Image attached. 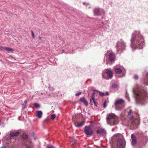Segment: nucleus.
I'll use <instances>...</instances> for the list:
<instances>
[{"instance_id":"obj_5","label":"nucleus","mask_w":148,"mask_h":148,"mask_svg":"<svg viewBox=\"0 0 148 148\" xmlns=\"http://www.w3.org/2000/svg\"><path fill=\"white\" fill-rule=\"evenodd\" d=\"M138 117L136 119L133 120L131 123V125L133 127V129H135L138 127L140 121V117L138 114H137Z\"/></svg>"},{"instance_id":"obj_10","label":"nucleus","mask_w":148,"mask_h":148,"mask_svg":"<svg viewBox=\"0 0 148 148\" xmlns=\"http://www.w3.org/2000/svg\"><path fill=\"white\" fill-rule=\"evenodd\" d=\"M96 133L97 134H100L102 136H105L106 134V131L103 128H101L97 130L96 131Z\"/></svg>"},{"instance_id":"obj_40","label":"nucleus","mask_w":148,"mask_h":148,"mask_svg":"<svg viewBox=\"0 0 148 148\" xmlns=\"http://www.w3.org/2000/svg\"><path fill=\"white\" fill-rule=\"evenodd\" d=\"M0 148H6L5 146L2 147H1Z\"/></svg>"},{"instance_id":"obj_35","label":"nucleus","mask_w":148,"mask_h":148,"mask_svg":"<svg viewBox=\"0 0 148 148\" xmlns=\"http://www.w3.org/2000/svg\"><path fill=\"white\" fill-rule=\"evenodd\" d=\"M105 95H106L107 96H108L109 95V92L108 91H106L105 93H104Z\"/></svg>"},{"instance_id":"obj_23","label":"nucleus","mask_w":148,"mask_h":148,"mask_svg":"<svg viewBox=\"0 0 148 148\" xmlns=\"http://www.w3.org/2000/svg\"><path fill=\"white\" fill-rule=\"evenodd\" d=\"M28 136L26 134H23V135L22 138L24 140L27 139V138Z\"/></svg>"},{"instance_id":"obj_8","label":"nucleus","mask_w":148,"mask_h":148,"mask_svg":"<svg viewBox=\"0 0 148 148\" xmlns=\"http://www.w3.org/2000/svg\"><path fill=\"white\" fill-rule=\"evenodd\" d=\"M117 144L118 148H123L125 146V143L123 141L121 138H119L117 140Z\"/></svg>"},{"instance_id":"obj_11","label":"nucleus","mask_w":148,"mask_h":148,"mask_svg":"<svg viewBox=\"0 0 148 148\" xmlns=\"http://www.w3.org/2000/svg\"><path fill=\"white\" fill-rule=\"evenodd\" d=\"M115 58V55L113 53H110L109 55L108 59L110 62L113 61Z\"/></svg>"},{"instance_id":"obj_19","label":"nucleus","mask_w":148,"mask_h":148,"mask_svg":"<svg viewBox=\"0 0 148 148\" xmlns=\"http://www.w3.org/2000/svg\"><path fill=\"white\" fill-rule=\"evenodd\" d=\"M122 72V70L119 68H116L115 69V72L117 74L120 73Z\"/></svg>"},{"instance_id":"obj_30","label":"nucleus","mask_w":148,"mask_h":148,"mask_svg":"<svg viewBox=\"0 0 148 148\" xmlns=\"http://www.w3.org/2000/svg\"><path fill=\"white\" fill-rule=\"evenodd\" d=\"M97 91L99 92V95L100 96H103L104 95H105L104 93L101 92H100L99 91Z\"/></svg>"},{"instance_id":"obj_22","label":"nucleus","mask_w":148,"mask_h":148,"mask_svg":"<svg viewBox=\"0 0 148 148\" xmlns=\"http://www.w3.org/2000/svg\"><path fill=\"white\" fill-rule=\"evenodd\" d=\"M34 106L36 108H38L40 107V105L38 104L37 103H34Z\"/></svg>"},{"instance_id":"obj_20","label":"nucleus","mask_w":148,"mask_h":148,"mask_svg":"<svg viewBox=\"0 0 148 148\" xmlns=\"http://www.w3.org/2000/svg\"><path fill=\"white\" fill-rule=\"evenodd\" d=\"M5 50L8 51V52L12 51H13V49L12 48L6 47H5Z\"/></svg>"},{"instance_id":"obj_28","label":"nucleus","mask_w":148,"mask_h":148,"mask_svg":"<svg viewBox=\"0 0 148 148\" xmlns=\"http://www.w3.org/2000/svg\"><path fill=\"white\" fill-rule=\"evenodd\" d=\"M134 78L136 80L138 78V76L137 75H135L134 76Z\"/></svg>"},{"instance_id":"obj_27","label":"nucleus","mask_w":148,"mask_h":148,"mask_svg":"<svg viewBox=\"0 0 148 148\" xmlns=\"http://www.w3.org/2000/svg\"><path fill=\"white\" fill-rule=\"evenodd\" d=\"M117 87V85L116 84H114L112 85V87L113 88H115Z\"/></svg>"},{"instance_id":"obj_2","label":"nucleus","mask_w":148,"mask_h":148,"mask_svg":"<svg viewBox=\"0 0 148 148\" xmlns=\"http://www.w3.org/2000/svg\"><path fill=\"white\" fill-rule=\"evenodd\" d=\"M133 90L136 100L139 103H143L145 101L147 94L146 90L142 86L136 85Z\"/></svg>"},{"instance_id":"obj_6","label":"nucleus","mask_w":148,"mask_h":148,"mask_svg":"<svg viewBox=\"0 0 148 148\" xmlns=\"http://www.w3.org/2000/svg\"><path fill=\"white\" fill-rule=\"evenodd\" d=\"M84 131L86 135L88 136L92 135L93 133V130L90 126H85Z\"/></svg>"},{"instance_id":"obj_32","label":"nucleus","mask_w":148,"mask_h":148,"mask_svg":"<svg viewBox=\"0 0 148 148\" xmlns=\"http://www.w3.org/2000/svg\"><path fill=\"white\" fill-rule=\"evenodd\" d=\"M5 47H2L0 46V50H3L5 49Z\"/></svg>"},{"instance_id":"obj_15","label":"nucleus","mask_w":148,"mask_h":148,"mask_svg":"<svg viewBox=\"0 0 148 148\" xmlns=\"http://www.w3.org/2000/svg\"><path fill=\"white\" fill-rule=\"evenodd\" d=\"M79 100L81 102H83L86 106H87L88 105V102L87 101L85 100L84 97H83L81 98Z\"/></svg>"},{"instance_id":"obj_3","label":"nucleus","mask_w":148,"mask_h":148,"mask_svg":"<svg viewBox=\"0 0 148 148\" xmlns=\"http://www.w3.org/2000/svg\"><path fill=\"white\" fill-rule=\"evenodd\" d=\"M107 121L110 125L117 124L118 123V117L115 114L109 113L107 115Z\"/></svg>"},{"instance_id":"obj_1","label":"nucleus","mask_w":148,"mask_h":148,"mask_svg":"<svg viewBox=\"0 0 148 148\" xmlns=\"http://www.w3.org/2000/svg\"><path fill=\"white\" fill-rule=\"evenodd\" d=\"M131 41L132 48L141 49L145 45L144 38L138 31H136L133 34Z\"/></svg>"},{"instance_id":"obj_36","label":"nucleus","mask_w":148,"mask_h":148,"mask_svg":"<svg viewBox=\"0 0 148 148\" xmlns=\"http://www.w3.org/2000/svg\"><path fill=\"white\" fill-rule=\"evenodd\" d=\"M94 103L95 106H96V107L97 106V102L96 101H95Z\"/></svg>"},{"instance_id":"obj_39","label":"nucleus","mask_w":148,"mask_h":148,"mask_svg":"<svg viewBox=\"0 0 148 148\" xmlns=\"http://www.w3.org/2000/svg\"><path fill=\"white\" fill-rule=\"evenodd\" d=\"M146 77L147 78L148 77V73H147L146 75Z\"/></svg>"},{"instance_id":"obj_18","label":"nucleus","mask_w":148,"mask_h":148,"mask_svg":"<svg viewBox=\"0 0 148 148\" xmlns=\"http://www.w3.org/2000/svg\"><path fill=\"white\" fill-rule=\"evenodd\" d=\"M95 93L94 92H93L91 95V98L90 99V103H94L95 101L94 98H95V95H94Z\"/></svg>"},{"instance_id":"obj_43","label":"nucleus","mask_w":148,"mask_h":148,"mask_svg":"<svg viewBox=\"0 0 148 148\" xmlns=\"http://www.w3.org/2000/svg\"><path fill=\"white\" fill-rule=\"evenodd\" d=\"M102 76H103V77H104V79H106V78L105 77H104V76H103V75H102Z\"/></svg>"},{"instance_id":"obj_7","label":"nucleus","mask_w":148,"mask_h":148,"mask_svg":"<svg viewBox=\"0 0 148 148\" xmlns=\"http://www.w3.org/2000/svg\"><path fill=\"white\" fill-rule=\"evenodd\" d=\"M95 15H98L104 14V10L101 9L96 8L94 10Z\"/></svg>"},{"instance_id":"obj_44","label":"nucleus","mask_w":148,"mask_h":148,"mask_svg":"<svg viewBox=\"0 0 148 148\" xmlns=\"http://www.w3.org/2000/svg\"><path fill=\"white\" fill-rule=\"evenodd\" d=\"M83 3L84 4H85V3L84 2Z\"/></svg>"},{"instance_id":"obj_31","label":"nucleus","mask_w":148,"mask_h":148,"mask_svg":"<svg viewBox=\"0 0 148 148\" xmlns=\"http://www.w3.org/2000/svg\"><path fill=\"white\" fill-rule=\"evenodd\" d=\"M31 33H32V37H33V38H35V36H34V34L33 31H31Z\"/></svg>"},{"instance_id":"obj_24","label":"nucleus","mask_w":148,"mask_h":148,"mask_svg":"<svg viewBox=\"0 0 148 148\" xmlns=\"http://www.w3.org/2000/svg\"><path fill=\"white\" fill-rule=\"evenodd\" d=\"M129 111H127V114L128 115H130L132 112V110L131 109H129Z\"/></svg>"},{"instance_id":"obj_4","label":"nucleus","mask_w":148,"mask_h":148,"mask_svg":"<svg viewBox=\"0 0 148 148\" xmlns=\"http://www.w3.org/2000/svg\"><path fill=\"white\" fill-rule=\"evenodd\" d=\"M125 44L122 39L117 43L116 48L117 51L119 53H121L125 48Z\"/></svg>"},{"instance_id":"obj_29","label":"nucleus","mask_w":148,"mask_h":148,"mask_svg":"<svg viewBox=\"0 0 148 148\" xmlns=\"http://www.w3.org/2000/svg\"><path fill=\"white\" fill-rule=\"evenodd\" d=\"M47 148H55L53 146L50 145H48L47 146Z\"/></svg>"},{"instance_id":"obj_16","label":"nucleus","mask_w":148,"mask_h":148,"mask_svg":"<svg viewBox=\"0 0 148 148\" xmlns=\"http://www.w3.org/2000/svg\"><path fill=\"white\" fill-rule=\"evenodd\" d=\"M36 116L39 118H41L42 115V112L41 111H37L36 112Z\"/></svg>"},{"instance_id":"obj_21","label":"nucleus","mask_w":148,"mask_h":148,"mask_svg":"<svg viewBox=\"0 0 148 148\" xmlns=\"http://www.w3.org/2000/svg\"><path fill=\"white\" fill-rule=\"evenodd\" d=\"M144 139L145 140V141H143V142H141V143H143V144L145 145L147 143L148 138L147 137H145Z\"/></svg>"},{"instance_id":"obj_33","label":"nucleus","mask_w":148,"mask_h":148,"mask_svg":"<svg viewBox=\"0 0 148 148\" xmlns=\"http://www.w3.org/2000/svg\"><path fill=\"white\" fill-rule=\"evenodd\" d=\"M103 107H104V108H105L106 107V101H104V104H103Z\"/></svg>"},{"instance_id":"obj_41","label":"nucleus","mask_w":148,"mask_h":148,"mask_svg":"<svg viewBox=\"0 0 148 148\" xmlns=\"http://www.w3.org/2000/svg\"><path fill=\"white\" fill-rule=\"evenodd\" d=\"M62 53H64V52H65V51L64 50H63L62 51Z\"/></svg>"},{"instance_id":"obj_9","label":"nucleus","mask_w":148,"mask_h":148,"mask_svg":"<svg viewBox=\"0 0 148 148\" xmlns=\"http://www.w3.org/2000/svg\"><path fill=\"white\" fill-rule=\"evenodd\" d=\"M131 137L132 139V146H134L137 143V140L135 136L133 134H131Z\"/></svg>"},{"instance_id":"obj_17","label":"nucleus","mask_w":148,"mask_h":148,"mask_svg":"<svg viewBox=\"0 0 148 148\" xmlns=\"http://www.w3.org/2000/svg\"><path fill=\"white\" fill-rule=\"evenodd\" d=\"M85 123L84 121H82L81 122H78L77 123V125H76V124H75V125L76 127H80L83 125Z\"/></svg>"},{"instance_id":"obj_26","label":"nucleus","mask_w":148,"mask_h":148,"mask_svg":"<svg viewBox=\"0 0 148 148\" xmlns=\"http://www.w3.org/2000/svg\"><path fill=\"white\" fill-rule=\"evenodd\" d=\"M51 118L52 120H53L56 117V115L54 114H52L51 116Z\"/></svg>"},{"instance_id":"obj_34","label":"nucleus","mask_w":148,"mask_h":148,"mask_svg":"<svg viewBox=\"0 0 148 148\" xmlns=\"http://www.w3.org/2000/svg\"><path fill=\"white\" fill-rule=\"evenodd\" d=\"M81 92H78L75 94V96H78L79 95H81Z\"/></svg>"},{"instance_id":"obj_14","label":"nucleus","mask_w":148,"mask_h":148,"mask_svg":"<svg viewBox=\"0 0 148 148\" xmlns=\"http://www.w3.org/2000/svg\"><path fill=\"white\" fill-rule=\"evenodd\" d=\"M106 73L108 77L111 79L113 76L112 71L110 70H108L106 72Z\"/></svg>"},{"instance_id":"obj_12","label":"nucleus","mask_w":148,"mask_h":148,"mask_svg":"<svg viewBox=\"0 0 148 148\" xmlns=\"http://www.w3.org/2000/svg\"><path fill=\"white\" fill-rule=\"evenodd\" d=\"M20 133L18 132H16L15 133L14 132H10V138L11 139L12 137L17 136Z\"/></svg>"},{"instance_id":"obj_42","label":"nucleus","mask_w":148,"mask_h":148,"mask_svg":"<svg viewBox=\"0 0 148 148\" xmlns=\"http://www.w3.org/2000/svg\"><path fill=\"white\" fill-rule=\"evenodd\" d=\"M38 38L39 39V40H41V38L40 37H38Z\"/></svg>"},{"instance_id":"obj_38","label":"nucleus","mask_w":148,"mask_h":148,"mask_svg":"<svg viewBox=\"0 0 148 148\" xmlns=\"http://www.w3.org/2000/svg\"><path fill=\"white\" fill-rule=\"evenodd\" d=\"M131 118V120H132V119H134V117H133V116H131V118Z\"/></svg>"},{"instance_id":"obj_13","label":"nucleus","mask_w":148,"mask_h":148,"mask_svg":"<svg viewBox=\"0 0 148 148\" xmlns=\"http://www.w3.org/2000/svg\"><path fill=\"white\" fill-rule=\"evenodd\" d=\"M124 103V101L122 99H119L116 100L115 102V105L116 106L117 105L122 104Z\"/></svg>"},{"instance_id":"obj_37","label":"nucleus","mask_w":148,"mask_h":148,"mask_svg":"<svg viewBox=\"0 0 148 148\" xmlns=\"http://www.w3.org/2000/svg\"><path fill=\"white\" fill-rule=\"evenodd\" d=\"M27 103V101L26 100H25L24 101V103L25 104V106L26 105V103Z\"/></svg>"},{"instance_id":"obj_25","label":"nucleus","mask_w":148,"mask_h":148,"mask_svg":"<svg viewBox=\"0 0 148 148\" xmlns=\"http://www.w3.org/2000/svg\"><path fill=\"white\" fill-rule=\"evenodd\" d=\"M125 97L128 100V101H129V98L128 96V94L127 93V91H126V92Z\"/></svg>"}]
</instances>
